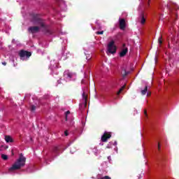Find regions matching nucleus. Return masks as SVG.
<instances>
[{"label":"nucleus","instance_id":"nucleus-17","mask_svg":"<svg viewBox=\"0 0 179 179\" xmlns=\"http://www.w3.org/2000/svg\"><path fill=\"white\" fill-rule=\"evenodd\" d=\"M1 159H2L3 160H8V155H5V154H3V155H1Z\"/></svg>","mask_w":179,"mask_h":179},{"label":"nucleus","instance_id":"nucleus-27","mask_svg":"<svg viewBox=\"0 0 179 179\" xmlns=\"http://www.w3.org/2000/svg\"><path fill=\"white\" fill-rule=\"evenodd\" d=\"M2 65H6V62H2Z\"/></svg>","mask_w":179,"mask_h":179},{"label":"nucleus","instance_id":"nucleus-21","mask_svg":"<svg viewBox=\"0 0 179 179\" xmlns=\"http://www.w3.org/2000/svg\"><path fill=\"white\" fill-rule=\"evenodd\" d=\"M98 179H111V177L108 176H106L101 178H99Z\"/></svg>","mask_w":179,"mask_h":179},{"label":"nucleus","instance_id":"nucleus-26","mask_svg":"<svg viewBox=\"0 0 179 179\" xmlns=\"http://www.w3.org/2000/svg\"><path fill=\"white\" fill-rule=\"evenodd\" d=\"M144 114H145V115H148V112L146 111V110H144Z\"/></svg>","mask_w":179,"mask_h":179},{"label":"nucleus","instance_id":"nucleus-5","mask_svg":"<svg viewBox=\"0 0 179 179\" xmlns=\"http://www.w3.org/2000/svg\"><path fill=\"white\" fill-rule=\"evenodd\" d=\"M19 55L20 58H24V57H27V58H30V57H31V52L22 50L19 52Z\"/></svg>","mask_w":179,"mask_h":179},{"label":"nucleus","instance_id":"nucleus-31","mask_svg":"<svg viewBox=\"0 0 179 179\" xmlns=\"http://www.w3.org/2000/svg\"><path fill=\"white\" fill-rule=\"evenodd\" d=\"M0 150H1V148H0Z\"/></svg>","mask_w":179,"mask_h":179},{"label":"nucleus","instance_id":"nucleus-12","mask_svg":"<svg viewBox=\"0 0 179 179\" xmlns=\"http://www.w3.org/2000/svg\"><path fill=\"white\" fill-rule=\"evenodd\" d=\"M83 100L85 103V107H86L87 106V96L85 92L83 93Z\"/></svg>","mask_w":179,"mask_h":179},{"label":"nucleus","instance_id":"nucleus-23","mask_svg":"<svg viewBox=\"0 0 179 179\" xmlns=\"http://www.w3.org/2000/svg\"><path fill=\"white\" fill-rule=\"evenodd\" d=\"M64 135H65L66 136H68V135H69V134H68V130H66V131H64Z\"/></svg>","mask_w":179,"mask_h":179},{"label":"nucleus","instance_id":"nucleus-8","mask_svg":"<svg viewBox=\"0 0 179 179\" xmlns=\"http://www.w3.org/2000/svg\"><path fill=\"white\" fill-rule=\"evenodd\" d=\"M125 45V43L122 45L124 49L120 52V57H125V55H127V53L128 52V48H126Z\"/></svg>","mask_w":179,"mask_h":179},{"label":"nucleus","instance_id":"nucleus-18","mask_svg":"<svg viewBox=\"0 0 179 179\" xmlns=\"http://www.w3.org/2000/svg\"><path fill=\"white\" fill-rule=\"evenodd\" d=\"M69 114H71V111L67 110L65 112L66 121H68V115H69Z\"/></svg>","mask_w":179,"mask_h":179},{"label":"nucleus","instance_id":"nucleus-6","mask_svg":"<svg viewBox=\"0 0 179 179\" xmlns=\"http://www.w3.org/2000/svg\"><path fill=\"white\" fill-rule=\"evenodd\" d=\"M110 138H111V133L105 131L103 135L101 136V141L102 142H107Z\"/></svg>","mask_w":179,"mask_h":179},{"label":"nucleus","instance_id":"nucleus-10","mask_svg":"<svg viewBox=\"0 0 179 179\" xmlns=\"http://www.w3.org/2000/svg\"><path fill=\"white\" fill-rule=\"evenodd\" d=\"M64 76L66 78H69V79H72L73 74L69 71H65L64 72Z\"/></svg>","mask_w":179,"mask_h":179},{"label":"nucleus","instance_id":"nucleus-15","mask_svg":"<svg viewBox=\"0 0 179 179\" xmlns=\"http://www.w3.org/2000/svg\"><path fill=\"white\" fill-rule=\"evenodd\" d=\"M61 149L60 147H54L53 152L56 153V155L58 154V152H59V150Z\"/></svg>","mask_w":179,"mask_h":179},{"label":"nucleus","instance_id":"nucleus-13","mask_svg":"<svg viewBox=\"0 0 179 179\" xmlns=\"http://www.w3.org/2000/svg\"><path fill=\"white\" fill-rule=\"evenodd\" d=\"M122 75L123 78H125L127 75H129V71H127L125 69H122Z\"/></svg>","mask_w":179,"mask_h":179},{"label":"nucleus","instance_id":"nucleus-30","mask_svg":"<svg viewBox=\"0 0 179 179\" xmlns=\"http://www.w3.org/2000/svg\"><path fill=\"white\" fill-rule=\"evenodd\" d=\"M115 145H117V141H115Z\"/></svg>","mask_w":179,"mask_h":179},{"label":"nucleus","instance_id":"nucleus-19","mask_svg":"<svg viewBox=\"0 0 179 179\" xmlns=\"http://www.w3.org/2000/svg\"><path fill=\"white\" fill-rule=\"evenodd\" d=\"M36 108H37V107L36 106L31 105L30 110H31V111H36Z\"/></svg>","mask_w":179,"mask_h":179},{"label":"nucleus","instance_id":"nucleus-9","mask_svg":"<svg viewBox=\"0 0 179 179\" xmlns=\"http://www.w3.org/2000/svg\"><path fill=\"white\" fill-rule=\"evenodd\" d=\"M119 26L121 30H124L125 29V20L120 19L119 21Z\"/></svg>","mask_w":179,"mask_h":179},{"label":"nucleus","instance_id":"nucleus-4","mask_svg":"<svg viewBox=\"0 0 179 179\" xmlns=\"http://www.w3.org/2000/svg\"><path fill=\"white\" fill-rule=\"evenodd\" d=\"M41 29V27L39 25L34 26V27H29L28 28V31L29 33H31V34H34L36 33H38V31H40Z\"/></svg>","mask_w":179,"mask_h":179},{"label":"nucleus","instance_id":"nucleus-3","mask_svg":"<svg viewBox=\"0 0 179 179\" xmlns=\"http://www.w3.org/2000/svg\"><path fill=\"white\" fill-rule=\"evenodd\" d=\"M114 43V41H111L108 44V52L110 54H115L117 52V47L115 46Z\"/></svg>","mask_w":179,"mask_h":179},{"label":"nucleus","instance_id":"nucleus-11","mask_svg":"<svg viewBox=\"0 0 179 179\" xmlns=\"http://www.w3.org/2000/svg\"><path fill=\"white\" fill-rule=\"evenodd\" d=\"M5 141L7 143H12V142H13V139L12 137H10V136H6Z\"/></svg>","mask_w":179,"mask_h":179},{"label":"nucleus","instance_id":"nucleus-24","mask_svg":"<svg viewBox=\"0 0 179 179\" xmlns=\"http://www.w3.org/2000/svg\"><path fill=\"white\" fill-rule=\"evenodd\" d=\"M92 59V57H87L86 59H87V61L90 60Z\"/></svg>","mask_w":179,"mask_h":179},{"label":"nucleus","instance_id":"nucleus-1","mask_svg":"<svg viewBox=\"0 0 179 179\" xmlns=\"http://www.w3.org/2000/svg\"><path fill=\"white\" fill-rule=\"evenodd\" d=\"M31 16V22L34 24L35 26H40L41 29V31L45 34V36H51L52 34V30L50 29V26L45 24V22H44V20L41 19L40 17V15L38 14H34L32 13L30 15Z\"/></svg>","mask_w":179,"mask_h":179},{"label":"nucleus","instance_id":"nucleus-22","mask_svg":"<svg viewBox=\"0 0 179 179\" xmlns=\"http://www.w3.org/2000/svg\"><path fill=\"white\" fill-rule=\"evenodd\" d=\"M96 34L97 35L104 34V31H98L96 32Z\"/></svg>","mask_w":179,"mask_h":179},{"label":"nucleus","instance_id":"nucleus-16","mask_svg":"<svg viewBox=\"0 0 179 179\" xmlns=\"http://www.w3.org/2000/svg\"><path fill=\"white\" fill-rule=\"evenodd\" d=\"M124 89H125V85H123V86L119 90V91L117 92V95L121 94V92L124 90Z\"/></svg>","mask_w":179,"mask_h":179},{"label":"nucleus","instance_id":"nucleus-25","mask_svg":"<svg viewBox=\"0 0 179 179\" xmlns=\"http://www.w3.org/2000/svg\"><path fill=\"white\" fill-rule=\"evenodd\" d=\"M158 150H160V143H158Z\"/></svg>","mask_w":179,"mask_h":179},{"label":"nucleus","instance_id":"nucleus-20","mask_svg":"<svg viewBox=\"0 0 179 179\" xmlns=\"http://www.w3.org/2000/svg\"><path fill=\"white\" fill-rule=\"evenodd\" d=\"M163 38L161 36L158 38V43L160 45H162V44H163V41H162Z\"/></svg>","mask_w":179,"mask_h":179},{"label":"nucleus","instance_id":"nucleus-28","mask_svg":"<svg viewBox=\"0 0 179 179\" xmlns=\"http://www.w3.org/2000/svg\"><path fill=\"white\" fill-rule=\"evenodd\" d=\"M156 61H157V57H155V62H156Z\"/></svg>","mask_w":179,"mask_h":179},{"label":"nucleus","instance_id":"nucleus-29","mask_svg":"<svg viewBox=\"0 0 179 179\" xmlns=\"http://www.w3.org/2000/svg\"><path fill=\"white\" fill-rule=\"evenodd\" d=\"M147 96H150V94L148 93V94H147Z\"/></svg>","mask_w":179,"mask_h":179},{"label":"nucleus","instance_id":"nucleus-14","mask_svg":"<svg viewBox=\"0 0 179 179\" xmlns=\"http://www.w3.org/2000/svg\"><path fill=\"white\" fill-rule=\"evenodd\" d=\"M146 93H148V86H145L144 90H141V94L143 96H145V94H146Z\"/></svg>","mask_w":179,"mask_h":179},{"label":"nucleus","instance_id":"nucleus-7","mask_svg":"<svg viewBox=\"0 0 179 179\" xmlns=\"http://www.w3.org/2000/svg\"><path fill=\"white\" fill-rule=\"evenodd\" d=\"M138 20L141 24L146 23V17H145V13H143V11L141 12Z\"/></svg>","mask_w":179,"mask_h":179},{"label":"nucleus","instance_id":"nucleus-2","mask_svg":"<svg viewBox=\"0 0 179 179\" xmlns=\"http://www.w3.org/2000/svg\"><path fill=\"white\" fill-rule=\"evenodd\" d=\"M24 164H26V157L23 156L22 153H21L20 154L19 159L10 168H9L8 171H13L15 170H19L21 167H23Z\"/></svg>","mask_w":179,"mask_h":179}]
</instances>
